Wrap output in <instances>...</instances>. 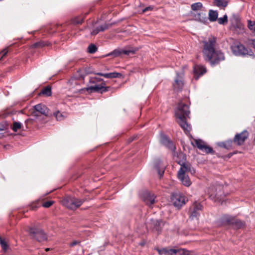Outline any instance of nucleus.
Instances as JSON below:
<instances>
[{
    "mask_svg": "<svg viewBox=\"0 0 255 255\" xmlns=\"http://www.w3.org/2000/svg\"><path fill=\"white\" fill-rule=\"evenodd\" d=\"M204 44L203 53L205 59L211 65H214L225 60V56L220 50H216V38L210 36L203 41Z\"/></svg>",
    "mask_w": 255,
    "mask_h": 255,
    "instance_id": "obj_1",
    "label": "nucleus"
},
{
    "mask_svg": "<svg viewBox=\"0 0 255 255\" xmlns=\"http://www.w3.org/2000/svg\"><path fill=\"white\" fill-rule=\"evenodd\" d=\"M190 114L188 105L180 102L175 110V117L177 122L186 133L189 132L191 130V127L187 122V118H190Z\"/></svg>",
    "mask_w": 255,
    "mask_h": 255,
    "instance_id": "obj_2",
    "label": "nucleus"
},
{
    "mask_svg": "<svg viewBox=\"0 0 255 255\" xmlns=\"http://www.w3.org/2000/svg\"><path fill=\"white\" fill-rule=\"evenodd\" d=\"M191 9L193 11L190 13V16L192 19L202 23H206L207 21V18L206 14L203 12H197L196 11L201 10L203 7V4L201 2H198L193 3L191 5Z\"/></svg>",
    "mask_w": 255,
    "mask_h": 255,
    "instance_id": "obj_3",
    "label": "nucleus"
},
{
    "mask_svg": "<svg viewBox=\"0 0 255 255\" xmlns=\"http://www.w3.org/2000/svg\"><path fill=\"white\" fill-rule=\"evenodd\" d=\"M188 171L191 172L190 165L183 163L178 172V177L179 179L184 185L187 187L189 186L191 184L189 177L185 175V173Z\"/></svg>",
    "mask_w": 255,
    "mask_h": 255,
    "instance_id": "obj_4",
    "label": "nucleus"
},
{
    "mask_svg": "<svg viewBox=\"0 0 255 255\" xmlns=\"http://www.w3.org/2000/svg\"><path fill=\"white\" fill-rule=\"evenodd\" d=\"M84 202V200L76 198L70 196L65 197L62 201L64 206L68 209L75 210L79 208Z\"/></svg>",
    "mask_w": 255,
    "mask_h": 255,
    "instance_id": "obj_5",
    "label": "nucleus"
},
{
    "mask_svg": "<svg viewBox=\"0 0 255 255\" xmlns=\"http://www.w3.org/2000/svg\"><path fill=\"white\" fill-rule=\"evenodd\" d=\"M171 199L174 206L178 209L188 201L187 197L180 192L173 193Z\"/></svg>",
    "mask_w": 255,
    "mask_h": 255,
    "instance_id": "obj_6",
    "label": "nucleus"
},
{
    "mask_svg": "<svg viewBox=\"0 0 255 255\" xmlns=\"http://www.w3.org/2000/svg\"><path fill=\"white\" fill-rule=\"evenodd\" d=\"M30 237L39 242H43L47 239L46 235L43 231L36 228H31L29 231Z\"/></svg>",
    "mask_w": 255,
    "mask_h": 255,
    "instance_id": "obj_7",
    "label": "nucleus"
},
{
    "mask_svg": "<svg viewBox=\"0 0 255 255\" xmlns=\"http://www.w3.org/2000/svg\"><path fill=\"white\" fill-rule=\"evenodd\" d=\"M138 50V48L135 47H128L124 49H116L109 53L108 56H114L118 57L122 54L127 55H133Z\"/></svg>",
    "mask_w": 255,
    "mask_h": 255,
    "instance_id": "obj_8",
    "label": "nucleus"
},
{
    "mask_svg": "<svg viewBox=\"0 0 255 255\" xmlns=\"http://www.w3.org/2000/svg\"><path fill=\"white\" fill-rule=\"evenodd\" d=\"M231 49L234 54L237 56H243L246 55H250V51L248 48H246L244 45L241 43L238 42L235 43L231 46Z\"/></svg>",
    "mask_w": 255,
    "mask_h": 255,
    "instance_id": "obj_9",
    "label": "nucleus"
},
{
    "mask_svg": "<svg viewBox=\"0 0 255 255\" xmlns=\"http://www.w3.org/2000/svg\"><path fill=\"white\" fill-rule=\"evenodd\" d=\"M91 73L92 71L90 68L80 69L77 72L76 74L69 80V82L71 85L74 84H77L76 80H83L86 75Z\"/></svg>",
    "mask_w": 255,
    "mask_h": 255,
    "instance_id": "obj_10",
    "label": "nucleus"
},
{
    "mask_svg": "<svg viewBox=\"0 0 255 255\" xmlns=\"http://www.w3.org/2000/svg\"><path fill=\"white\" fill-rule=\"evenodd\" d=\"M158 252L161 255H189L188 251L183 249L176 250L163 248L161 250H158Z\"/></svg>",
    "mask_w": 255,
    "mask_h": 255,
    "instance_id": "obj_11",
    "label": "nucleus"
},
{
    "mask_svg": "<svg viewBox=\"0 0 255 255\" xmlns=\"http://www.w3.org/2000/svg\"><path fill=\"white\" fill-rule=\"evenodd\" d=\"M194 146L197 147L202 151L206 153H213L214 152L213 148L208 146L204 141L201 139H194L192 143Z\"/></svg>",
    "mask_w": 255,
    "mask_h": 255,
    "instance_id": "obj_12",
    "label": "nucleus"
},
{
    "mask_svg": "<svg viewBox=\"0 0 255 255\" xmlns=\"http://www.w3.org/2000/svg\"><path fill=\"white\" fill-rule=\"evenodd\" d=\"M202 208L203 206L200 203L195 202L190 208V218L192 220L198 219Z\"/></svg>",
    "mask_w": 255,
    "mask_h": 255,
    "instance_id": "obj_13",
    "label": "nucleus"
},
{
    "mask_svg": "<svg viewBox=\"0 0 255 255\" xmlns=\"http://www.w3.org/2000/svg\"><path fill=\"white\" fill-rule=\"evenodd\" d=\"M35 111L32 113L33 116L38 117V115L37 113H39L45 116H48L49 113V109L47 107L42 104H37L33 107Z\"/></svg>",
    "mask_w": 255,
    "mask_h": 255,
    "instance_id": "obj_14",
    "label": "nucleus"
},
{
    "mask_svg": "<svg viewBox=\"0 0 255 255\" xmlns=\"http://www.w3.org/2000/svg\"><path fill=\"white\" fill-rule=\"evenodd\" d=\"M249 135L248 131L245 130L240 133H237L234 138L233 141L237 145H241L248 138Z\"/></svg>",
    "mask_w": 255,
    "mask_h": 255,
    "instance_id": "obj_15",
    "label": "nucleus"
},
{
    "mask_svg": "<svg viewBox=\"0 0 255 255\" xmlns=\"http://www.w3.org/2000/svg\"><path fill=\"white\" fill-rule=\"evenodd\" d=\"M160 142L172 151H175L176 148L173 142L166 135L164 134L161 135Z\"/></svg>",
    "mask_w": 255,
    "mask_h": 255,
    "instance_id": "obj_16",
    "label": "nucleus"
},
{
    "mask_svg": "<svg viewBox=\"0 0 255 255\" xmlns=\"http://www.w3.org/2000/svg\"><path fill=\"white\" fill-rule=\"evenodd\" d=\"M162 226V222L153 219L151 220L150 222L147 224V227L152 228L153 230L156 231L158 234L161 230Z\"/></svg>",
    "mask_w": 255,
    "mask_h": 255,
    "instance_id": "obj_17",
    "label": "nucleus"
},
{
    "mask_svg": "<svg viewBox=\"0 0 255 255\" xmlns=\"http://www.w3.org/2000/svg\"><path fill=\"white\" fill-rule=\"evenodd\" d=\"M206 72L205 67L200 65H196L194 67V77L198 79L199 77Z\"/></svg>",
    "mask_w": 255,
    "mask_h": 255,
    "instance_id": "obj_18",
    "label": "nucleus"
},
{
    "mask_svg": "<svg viewBox=\"0 0 255 255\" xmlns=\"http://www.w3.org/2000/svg\"><path fill=\"white\" fill-rule=\"evenodd\" d=\"M183 83L182 81V77L177 73L176 77L175 79L173 86L174 90L179 91L181 90L183 87Z\"/></svg>",
    "mask_w": 255,
    "mask_h": 255,
    "instance_id": "obj_19",
    "label": "nucleus"
},
{
    "mask_svg": "<svg viewBox=\"0 0 255 255\" xmlns=\"http://www.w3.org/2000/svg\"><path fill=\"white\" fill-rule=\"evenodd\" d=\"M155 195L151 193H146L144 196L143 200L145 203L150 206L155 203Z\"/></svg>",
    "mask_w": 255,
    "mask_h": 255,
    "instance_id": "obj_20",
    "label": "nucleus"
},
{
    "mask_svg": "<svg viewBox=\"0 0 255 255\" xmlns=\"http://www.w3.org/2000/svg\"><path fill=\"white\" fill-rule=\"evenodd\" d=\"M109 88V87H104L102 85H95V86H90L87 88L86 90L87 91L90 90L94 92H99L100 90H101V93H103L108 91Z\"/></svg>",
    "mask_w": 255,
    "mask_h": 255,
    "instance_id": "obj_21",
    "label": "nucleus"
},
{
    "mask_svg": "<svg viewBox=\"0 0 255 255\" xmlns=\"http://www.w3.org/2000/svg\"><path fill=\"white\" fill-rule=\"evenodd\" d=\"M160 164L161 161L159 159L156 160L154 163V167L157 170L160 178L163 176L165 170V166L160 167Z\"/></svg>",
    "mask_w": 255,
    "mask_h": 255,
    "instance_id": "obj_22",
    "label": "nucleus"
},
{
    "mask_svg": "<svg viewBox=\"0 0 255 255\" xmlns=\"http://www.w3.org/2000/svg\"><path fill=\"white\" fill-rule=\"evenodd\" d=\"M96 74L97 75L103 76L105 78H108V79L120 77L122 76V74L121 73H117V72H112V73H105V74L99 72V73H96Z\"/></svg>",
    "mask_w": 255,
    "mask_h": 255,
    "instance_id": "obj_23",
    "label": "nucleus"
},
{
    "mask_svg": "<svg viewBox=\"0 0 255 255\" xmlns=\"http://www.w3.org/2000/svg\"><path fill=\"white\" fill-rule=\"evenodd\" d=\"M213 4L218 7L224 8L228 5V1L227 0H213Z\"/></svg>",
    "mask_w": 255,
    "mask_h": 255,
    "instance_id": "obj_24",
    "label": "nucleus"
},
{
    "mask_svg": "<svg viewBox=\"0 0 255 255\" xmlns=\"http://www.w3.org/2000/svg\"><path fill=\"white\" fill-rule=\"evenodd\" d=\"M218 13L217 11L210 10L209 11V19L210 21H215L217 20Z\"/></svg>",
    "mask_w": 255,
    "mask_h": 255,
    "instance_id": "obj_25",
    "label": "nucleus"
},
{
    "mask_svg": "<svg viewBox=\"0 0 255 255\" xmlns=\"http://www.w3.org/2000/svg\"><path fill=\"white\" fill-rule=\"evenodd\" d=\"M39 95H43L46 96H50L51 95V89L49 86H47L43 88L39 94Z\"/></svg>",
    "mask_w": 255,
    "mask_h": 255,
    "instance_id": "obj_26",
    "label": "nucleus"
},
{
    "mask_svg": "<svg viewBox=\"0 0 255 255\" xmlns=\"http://www.w3.org/2000/svg\"><path fill=\"white\" fill-rule=\"evenodd\" d=\"M11 129L14 132L17 131L18 130L21 128L22 125L19 122H14L11 126Z\"/></svg>",
    "mask_w": 255,
    "mask_h": 255,
    "instance_id": "obj_27",
    "label": "nucleus"
},
{
    "mask_svg": "<svg viewBox=\"0 0 255 255\" xmlns=\"http://www.w3.org/2000/svg\"><path fill=\"white\" fill-rule=\"evenodd\" d=\"M233 225L236 229H240L244 226L245 223L240 220L235 219Z\"/></svg>",
    "mask_w": 255,
    "mask_h": 255,
    "instance_id": "obj_28",
    "label": "nucleus"
},
{
    "mask_svg": "<svg viewBox=\"0 0 255 255\" xmlns=\"http://www.w3.org/2000/svg\"><path fill=\"white\" fill-rule=\"evenodd\" d=\"M83 18L81 16H76L71 19V22L74 24H80L82 22Z\"/></svg>",
    "mask_w": 255,
    "mask_h": 255,
    "instance_id": "obj_29",
    "label": "nucleus"
},
{
    "mask_svg": "<svg viewBox=\"0 0 255 255\" xmlns=\"http://www.w3.org/2000/svg\"><path fill=\"white\" fill-rule=\"evenodd\" d=\"M54 115L57 121H62L66 117L65 115L60 113L59 111H57L54 113Z\"/></svg>",
    "mask_w": 255,
    "mask_h": 255,
    "instance_id": "obj_30",
    "label": "nucleus"
},
{
    "mask_svg": "<svg viewBox=\"0 0 255 255\" xmlns=\"http://www.w3.org/2000/svg\"><path fill=\"white\" fill-rule=\"evenodd\" d=\"M217 20L219 24L225 25L228 22V16L226 14H225L223 17L217 18Z\"/></svg>",
    "mask_w": 255,
    "mask_h": 255,
    "instance_id": "obj_31",
    "label": "nucleus"
},
{
    "mask_svg": "<svg viewBox=\"0 0 255 255\" xmlns=\"http://www.w3.org/2000/svg\"><path fill=\"white\" fill-rule=\"evenodd\" d=\"M48 45V43L47 42H44V41H41L34 43L32 45V46L33 47H43V46H46Z\"/></svg>",
    "mask_w": 255,
    "mask_h": 255,
    "instance_id": "obj_32",
    "label": "nucleus"
},
{
    "mask_svg": "<svg viewBox=\"0 0 255 255\" xmlns=\"http://www.w3.org/2000/svg\"><path fill=\"white\" fill-rule=\"evenodd\" d=\"M248 26L250 30L255 32V21L248 20Z\"/></svg>",
    "mask_w": 255,
    "mask_h": 255,
    "instance_id": "obj_33",
    "label": "nucleus"
},
{
    "mask_svg": "<svg viewBox=\"0 0 255 255\" xmlns=\"http://www.w3.org/2000/svg\"><path fill=\"white\" fill-rule=\"evenodd\" d=\"M97 47L93 44H90L88 47V51L90 53H94L97 51Z\"/></svg>",
    "mask_w": 255,
    "mask_h": 255,
    "instance_id": "obj_34",
    "label": "nucleus"
},
{
    "mask_svg": "<svg viewBox=\"0 0 255 255\" xmlns=\"http://www.w3.org/2000/svg\"><path fill=\"white\" fill-rule=\"evenodd\" d=\"M233 140H228L225 142L222 143L221 146H223L225 148L229 149L231 147Z\"/></svg>",
    "mask_w": 255,
    "mask_h": 255,
    "instance_id": "obj_35",
    "label": "nucleus"
},
{
    "mask_svg": "<svg viewBox=\"0 0 255 255\" xmlns=\"http://www.w3.org/2000/svg\"><path fill=\"white\" fill-rule=\"evenodd\" d=\"M40 206V203L39 201H35L34 202H33L30 205V209L32 210H35L37 208H38Z\"/></svg>",
    "mask_w": 255,
    "mask_h": 255,
    "instance_id": "obj_36",
    "label": "nucleus"
},
{
    "mask_svg": "<svg viewBox=\"0 0 255 255\" xmlns=\"http://www.w3.org/2000/svg\"><path fill=\"white\" fill-rule=\"evenodd\" d=\"M235 219L230 216H226L225 217V221L228 224H232L234 223V221Z\"/></svg>",
    "mask_w": 255,
    "mask_h": 255,
    "instance_id": "obj_37",
    "label": "nucleus"
},
{
    "mask_svg": "<svg viewBox=\"0 0 255 255\" xmlns=\"http://www.w3.org/2000/svg\"><path fill=\"white\" fill-rule=\"evenodd\" d=\"M81 246V242L78 240H74L69 244V246L70 248L74 247L75 246Z\"/></svg>",
    "mask_w": 255,
    "mask_h": 255,
    "instance_id": "obj_38",
    "label": "nucleus"
},
{
    "mask_svg": "<svg viewBox=\"0 0 255 255\" xmlns=\"http://www.w3.org/2000/svg\"><path fill=\"white\" fill-rule=\"evenodd\" d=\"M0 244L1 245V247L2 249L4 251H6L8 247L6 243L1 238H0Z\"/></svg>",
    "mask_w": 255,
    "mask_h": 255,
    "instance_id": "obj_39",
    "label": "nucleus"
},
{
    "mask_svg": "<svg viewBox=\"0 0 255 255\" xmlns=\"http://www.w3.org/2000/svg\"><path fill=\"white\" fill-rule=\"evenodd\" d=\"M7 52L8 50L7 48H4L0 52V60L7 54Z\"/></svg>",
    "mask_w": 255,
    "mask_h": 255,
    "instance_id": "obj_40",
    "label": "nucleus"
},
{
    "mask_svg": "<svg viewBox=\"0 0 255 255\" xmlns=\"http://www.w3.org/2000/svg\"><path fill=\"white\" fill-rule=\"evenodd\" d=\"M53 203L54 202L52 201H46L42 204V206L44 208H49L53 204Z\"/></svg>",
    "mask_w": 255,
    "mask_h": 255,
    "instance_id": "obj_41",
    "label": "nucleus"
},
{
    "mask_svg": "<svg viewBox=\"0 0 255 255\" xmlns=\"http://www.w3.org/2000/svg\"><path fill=\"white\" fill-rule=\"evenodd\" d=\"M108 28V25L107 24H104L100 27V28H98L97 30V32H100L101 31H104L107 30Z\"/></svg>",
    "mask_w": 255,
    "mask_h": 255,
    "instance_id": "obj_42",
    "label": "nucleus"
},
{
    "mask_svg": "<svg viewBox=\"0 0 255 255\" xmlns=\"http://www.w3.org/2000/svg\"><path fill=\"white\" fill-rule=\"evenodd\" d=\"M33 122V120H32V119H29L26 120L25 121V123L26 124V128H28V126L30 124H32Z\"/></svg>",
    "mask_w": 255,
    "mask_h": 255,
    "instance_id": "obj_43",
    "label": "nucleus"
},
{
    "mask_svg": "<svg viewBox=\"0 0 255 255\" xmlns=\"http://www.w3.org/2000/svg\"><path fill=\"white\" fill-rule=\"evenodd\" d=\"M152 9V7L151 6H147L142 10V12L144 13L147 11H151Z\"/></svg>",
    "mask_w": 255,
    "mask_h": 255,
    "instance_id": "obj_44",
    "label": "nucleus"
},
{
    "mask_svg": "<svg viewBox=\"0 0 255 255\" xmlns=\"http://www.w3.org/2000/svg\"><path fill=\"white\" fill-rule=\"evenodd\" d=\"M97 78L96 77H90L89 79V82L90 83H95L96 82Z\"/></svg>",
    "mask_w": 255,
    "mask_h": 255,
    "instance_id": "obj_45",
    "label": "nucleus"
},
{
    "mask_svg": "<svg viewBox=\"0 0 255 255\" xmlns=\"http://www.w3.org/2000/svg\"><path fill=\"white\" fill-rule=\"evenodd\" d=\"M5 129V127L3 125L0 124V131H3Z\"/></svg>",
    "mask_w": 255,
    "mask_h": 255,
    "instance_id": "obj_46",
    "label": "nucleus"
},
{
    "mask_svg": "<svg viewBox=\"0 0 255 255\" xmlns=\"http://www.w3.org/2000/svg\"><path fill=\"white\" fill-rule=\"evenodd\" d=\"M252 41V44L253 45V47L255 49V39H252L251 40Z\"/></svg>",
    "mask_w": 255,
    "mask_h": 255,
    "instance_id": "obj_47",
    "label": "nucleus"
},
{
    "mask_svg": "<svg viewBox=\"0 0 255 255\" xmlns=\"http://www.w3.org/2000/svg\"><path fill=\"white\" fill-rule=\"evenodd\" d=\"M103 80L102 79H101V78H97V80H96V82H100V81H103Z\"/></svg>",
    "mask_w": 255,
    "mask_h": 255,
    "instance_id": "obj_48",
    "label": "nucleus"
},
{
    "mask_svg": "<svg viewBox=\"0 0 255 255\" xmlns=\"http://www.w3.org/2000/svg\"><path fill=\"white\" fill-rule=\"evenodd\" d=\"M50 248H46V249H45V251L46 252H48V251H50Z\"/></svg>",
    "mask_w": 255,
    "mask_h": 255,
    "instance_id": "obj_49",
    "label": "nucleus"
},
{
    "mask_svg": "<svg viewBox=\"0 0 255 255\" xmlns=\"http://www.w3.org/2000/svg\"><path fill=\"white\" fill-rule=\"evenodd\" d=\"M91 35H95V34H96L97 33H93V32H91Z\"/></svg>",
    "mask_w": 255,
    "mask_h": 255,
    "instance_id": "obj_50",
    "label": "nucleus"
}]
</instances>
